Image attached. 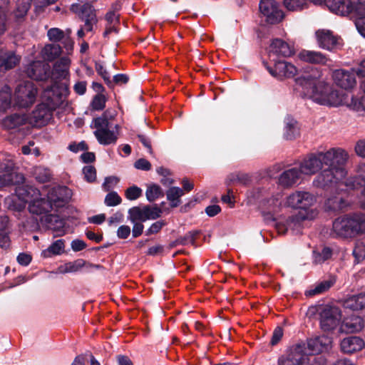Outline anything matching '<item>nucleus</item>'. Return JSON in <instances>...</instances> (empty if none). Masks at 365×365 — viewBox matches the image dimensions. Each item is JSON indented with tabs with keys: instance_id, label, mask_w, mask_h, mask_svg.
<instances>
[{
	"instance_id": "obj_26",
	"label": "nucleus",
	"mask_w": 365,
	"mask_h": 365,
	"mask_svg": "<svg viewBox=\"0 0 365 365\" xmlns=\"http://www.w3.org/2000/svg\"><path fill=\"white\" fill-rule=\"evenodd\" d=\"M44 222L46 227L55 232L56 236H63L65 235V222L58 215H48L44 217Z\"/></svg>"
},
{
	"instance_id": "obj_25",
	"label": "nucleus",
	"mask_w": 365,
	"mask_h": 365,
	"mask_svg": "<svg viewBox=\"0 0 365 365\" xmlns=\"http://www.w3.org/2000/svg\"><path fill=\"white\" fill-rule=\"evenodd\" d=\"M365 346L362 339L356 336H347L340 343L341 350L345 354H352L361 351Z\"/></svg>"
},
{
	"instance_id": "obj_10",
	"label": "nucleus",
	"mask_w": 365,
	"mask_h": 365,
	"mask_svg": "<svg viewBox=\"0 0 365 365\" xmlns=\"http://www.w3.org/2000/svg\"><path fill=\"white\" fill-rule=\"evenodd\" d=\"M70 64L71 60L68 57H63L55 63L53 71L50 74L52 85L45 88L44 97H47L51 101H53V98L50 94L51 93H57L56 92L57 88L56 82L58 80L66 78L68 76Z\"/></svg>"
},
{
	"instance_id": "obj_35",
	"label": "nucleus",
	"mask_w": 365,
	"mask_h": 365,
	"mask_svg": "<svg viewBox=\"0 0 365 365\" xmlns=\"http://www.w3.org/2000/svg\"><path fill=\"white\" fill-rule=\"evenodd\" d=\"M343 104L361 115H365V96H362L360 98L352 96L349 99L345 96Z\"/></svg>"
},
{
	"instance_id": "obj_12",
	"label": "nucleus",
	"mask_w": 365,
	"mask_h": 365,
	"mask_svg": "<svg viewBox=\"0 0 365 365\" xmlns=\"http://www.w3.org/2000/svg\"><path fill=\"white\" fill-rule=\"evenodd\" d=\"M320 326L324 331L334 330L339 324L341 312L339 308L333 306H325L320 312Z\"/></svg>"
},
{
	"instance_id": "obj_14",
	"label": "nucleus",
	"mask_w": 365,
	"mask_h": 365,
	"mask_svg": "<svg viewBox=\"0 0 365 365\" xmlns=\"http://www.w3.org/2000/svg\"><path fill=\"white\" fill-rule=\"evenodd\" d=\"M316 5H325L329 9L341 16H346L355 12V5L350 0H310Z\"/></svg>"
},
{
	"instance_id": "obj_5",
	"label": "nucleus",
	"mask_w": 365,
	"mask_h": 365,
	"mask_svg": "<svg viewBox=\"0 0 365 365\" xmlns=\"http://www.w3.org/2000/svg\"><path fill=\"white\" fill-rule=\"evenodd\" d=\"M332 233L342 238L365 234V214L346 215L336 218L333 222Z\"/></svg>"
},
{
	"instance_id": "obj_50",
	"label": "nucleus",
	"mask_w": 365,
	"mask_h": 365,
	"mask_svg": "<svg viewBox=\"0 0 365 365\" xmlns=\"http://www.w3.org/2000/svg\"><path fill=\"white\" fill-rule=\"evenodd\" d=\"M284 4L285 7L289 11L302 10L306 5L304 0H284Z\"/></svg>"
},
{
	"instance_id": "obj_29",
	"label": "nucleus",
	"mask_w": 365,
	"mask_h": 365,
	"mask_svg": "<svg viewBox=\"0 0 365 365\" xmlns=\"http://www.w3.org/2000/svg\"><path fill=\"white\" fill-rule=\"evenodd\" d=\"M19 57L10 51H0V71L13 68L19 62Z\"/></svg>"
},
{
	"instance_id": "obj_43",
	"label": "nucleus",
	"mask_w": 365,
	"mask_h": 365,
	"mask_svg": "<svg viewBox=\"0 0 365 365\" xmlns=\"http://www.w3.org/2000/svg\"><path fill=\"white\" fill-rule=\"evenodd\" d=\"M129 220L131 222L138 221L145 222L147 220L145 206L143 207H133L128 210Z\"/></svg>"
},
{
	"instance_id": "obj_54",
	"label": "nucleus",
	"mask_w": 365,
	"mask_h": 365,
	"mask_svg": "<svg viewBox=\"0 0 365 365\" xmlns=\"http://www.w3.org/2000/svg\"><path fill=\"white\" fill-rule=\"evenodd\" d=\"M353 255L357 262H360L365 258V245L358 242L356 243L353 250Z\"/></svg>"
},
{
	"instance_id": "obj_13",
	"label": "nucleus",
	"mask_w": 365,
	"mask_h": 365,
	"mask_svg": "<svg viewBox=\"0 0 365 365\" xmlns=\"http://www.w3.org/2000/svg\"><path fill=\"white\" fill-rule=\"evenodd\" d=\"M304 349L302 344L293 346L279 358L278 365H309V359Z\"/></svg>"
},
{
	"instance_id": "obj_52",
	"label": "nucleus",
	"mask_w": 365,
	"mask_h": 365,
	"mask_svg": "<svg viewBox=\"0 0 365 365\" xmlns=\"http://www.w3.org/2000/svg\"><path fill=\"white\" fill-rule=\"evenodd\" d=\"M146 217L148 220H155L160 217L162 214V210L157 205L154 206H145Z\"/></svg>"
},
{
	"instance_id": "obj_7",
	"label": "nucleus",
	"mask_w": 365,
	"mask_h": 365,
	"mask_svg": "<svg viewBox=\"0 0 365 365\" xmlns=\"http://www.w3.org/2000/svg\"><path fill=\"white\" fill-rule=\"evenodd\" d=\"M38 88L30 81H21L17 84L14 93V105L27 108L33 106L37 98Z\"/></svg>"
},
{
	"instance_id": "obj_17",
	"label": "nucleus",
	"mask_w": 365,
	"mask_h": 365,
	"mask_svg": "<svg viewBox=\"0 0 365 365\" xmlns=\"http://www.w3.org/2000/svg\"><path fill=\"white\" fill-rule=\"evenodd\" d=\"M71 197V190L64 186L51 189L47 195V200L51 210L63 207Z\"/></svg>"
},
{
	"instance_id": "obj_49",
	"label": "nucleus",
	"mask_w": 365,
	"mask_h": 365,
	"mask_svg": "<svg viewBox=\"0 0 365 365\" xmlns=\"http://www.w3.org/2000/svg\"><path fill=\"white\" fill-rule=\"evenodd\" d=\"M15 175V173L10 170L0 172V188L13 184Z\"/></svg>"
},
{
	"instance_id": "obj_40",
	"label": "nucleus",
	"mask_w": 365,
	"mask_h": 365,
	"mask_svg": "<svg viewBox=\"0 0 365 365\" xmlns=\"http://www.w3.org/2000/svg\"><path fill=\"white\" fill-rule=\"evenodd\" d=\"M335 282V279L333 278H329L328 279L324 280L319 284H316V286L308 291L306 292V294L307 296H314L316 294H319L327 291L331 287L334 285Z\"/></svg>"
},
{
	"instance_id": "obj_62",
	"label": "nucleus",
	"mask_w": 365,
	"mask_h": 365,
	"mask_svg": "<svg viewBox=\"0 0 365 365\" xmlns=\"http://www.w3.org/2000/svg\"><path fill=\"white\" fill-rule=\"evenodd\" d=\"M130 234V228L128 225H121L117 230V236L120 239H126Z\"/></svg>"
},
{
	"instance_id": "obj_31",
	"label": "nucleus",
	"mask_w": 365,
	"mask_h": 365,
	"mask_svg": "<svg viewBox=\"0 0 365 365\" xmlns=\"http://www.w3.org/2000/svg\"><path fill=\"white\" fill-rule=\"evenodd\" d=\"M270 51L287 57L294 53V48L287 42L281 39H275L270 45Z\"/></svg>"
},
{
	"instance_id": "obj_63",
	"label": "nucleus",
	"mask_w": 365,
	"mask_h": 365,
	"mask_svg": "<svg viewBox=\"0 0 365 365\" xmlns=\"http://www.w3.org/2000/svg\"><path fill=\"white\" fill-rule=\"evenodd\" d=\"M10 245L9 233L6 231L0 232V247L8 248Z\"/></svg>"
},
{
	"instance_id": "obj_6",
	"label": "nucleus",
	"mask_w": 365,
	"mask_h": 365,
	"mask_svg": "<svg viewBox=\"0 0 365 365\" xmlns=\"http://www.w3.org/2000/svg\"><path fill=\"white\" fill-rule=\"evenodd\" d=\"M16 192L24 203H29L30 212L40 215L51 210V205L47 199L38 197L39 190L33 187H18Z\"/></svg>"
},
{
	"instance_id": "obj_60",
	"label": "nucleus",
	"mask_w": 365,
	"mask_h": 365,
	"mask_svg": "<svg viewBox=\"0 0 365 365\" xmlns=\"http://www.w3.org/2000/svg\"><path fill=\"white\" fill-rule=\"evenodd\" d=\"M197 232H190L184 237L178 240V242L181 245L193 244Z\"/></svg>"
},
{
	"instance_id": "obj_4",
	"label": "nucleus",
	"mask_w": 365,
	"mask_h": 365,
	"mask_svg": "<svg viewBox=\"0 0 365 365\" xmlns=\"http://www.w3.org/2000/svg\"><path fill=\"white\" fill-rule=\"evenodd\" d=\"M349 159L348 153L341 148H332L326 152L312 153L300 163L299 170L302 175H312L322 170L325 165L346 163Z\"/></svg>"
},
{
	"instance_id": "obj_15",
	"label": "nucleus",
	"mask_w": 365,
	"mask_h": 365,
	"mask_svg": "<svg viewBox=\"0 0 365 365\" xmlns=\"http://www.w3.org/2000/svg\"><path fill=\"white\" fill-rule=\"evenodd\" d=\"M259 11L271 24L279 22L284 17L282 11L274 0H261Z\"/></svg>"
},
{
	"instance_id": "obj_21",
	"label": "nucleus",
	"mask_w": 365,
	"mask_h": 365,
	"mask_svg": "<svg viewBox=\"0 0 365 365\" xmlns=\"http://www.w3.org/2000/svg\"><path fill=\"white\" fill-rule=\"evenodd\" d=\"M356 71L354 70L346 71L338 69L333 72V79L334 83L344 89H351L356 84L355 75Z\"/></svg>"
},
{
	"instance_id": "obj_51",
	"label": "nucleus",
	"mask_w": 365,
	"mask_h": 365,
	"mask_svg": "<svg viewBox=\"0 0 365 365\" xmlns=\"http://www.w3.org/2000/svg\"><path fill=\"white\" fill-rule=\"evenodd\" d=\"M106 102V98L105 96L102 93H99L94 96L91 102V106L93 109L96 110H101L105 108Z\"/></svg>"
},
{
	"instance_id": "obj_46",
	"label": "nucleus",
	"mask_w": 365,
	"mask_h": 365,
	"mask_svg": "<svg viewBox=\"0 0 365 365\" xmlns=\"http://www.w3.org/2000/svg\"><path fill=\"white\" fill-rule=\"evenodd\" d=\"M227 181L229 184L245 185L250 181V178L243 173H233L227 176Z\"/></svg>"
},
{
	"instance_id": "obj_27",
	"label": "nucleus",
	"mask_w": 365,
	"mask_h": 365,
	"mask_svg": "<svg viewBox=\"0 0 365 365\" xmlns=\"http://www.w3.org/2000/svg\"><path fill=\"white\" fill-rule=\"evenodd\" d=\"M300 60L314 64H326L328 58L319 51L303 50L299 53Z\"/></svg>"
},
{
	"instance_id": "obj_32",
	"label": "nucleus",
	"mask_w": 365,
	"mask_h": 365,
	"mask_svg": "<svg viewBox=\"0 0 365 365\" xmlns=\"http://www.w3.org/2000/svg\"><path fill=\"white\" fill-rule=\"evenodd\" d=\"M62 52L58 44L48 43L41 51V56L44 61H53L58 58Z\"/></svg>"
},
{
	"instance_id": "obj_38",
	"label": "nucleus",
	"mask_w": 365,
	"mask_h": 365,
	"mask_svg": "<svg viewBox=\"0 0 365 365\" xmlns=\"http://www.w3.org/2000/svg\"><path fill=\"white\" fill-rule=\"evenodd\" d=\"M85 265V261L79 259L73 262H68L58 267V272L66 274L69 272H76Z\"/></svg>"
},
{
	"instance_id": "obj_42",
	"label": "nucleus",
	"mask_w": 365,
	"mask_h": 365,
	"mask_svg": "<svg viewBox=\"0 0 365 365\" xmlns=\"http://www.w3.org/2000/svg\"><path fill=\"white\" fill-rule=\"evenodd\" d=\"M183 195V190L178 187H170L166 192L167 199L170 202V205L173 207H175L180 205V198Z\"/></svg>"
},
{
	"instance_id": "obj_18",
	"label": "nucleus",
	"mask_w": 365,
	"mask_h": 365,
	"mask_svg": "<svg viewBox=\"0 0 365 365\" xmlns=\"http://www.w3.org/2000/svg\"><path fill=\"white\" fill-rule=\"evenodd\" d=\"M269 73L274 78L282 80L294 77L298 72L296 66L287 61H277L274 68L267 67Z\"/></svg>"
},
{
	"instance_id": "obj_19",
	"label": "nucleus",
	"mask_w": 365,
	"mask_h": 365,
	"mask_svg": "<svg viewBox=\"0 0 365 365\" xmlns=\"http://www.w3.org/2000/svg\"><path fill=\"white\" fill-rule=\"evenodd\" d=\"M332 341L330 337L326 335H322L315 338L309 339L307 341L306 350L305 344H303L304 352L308 356L309 354H317L324 351L328 350L331 345Z\"/></svg>"
},
{
	"instance_id": "obj_58",
	"label": "nucleus",
	"mask_w": 365,
	"mask_h": 365,
	"mask_svg": "<svg viewBox=\"0 0 365 365\" xmlns=\"http://www.w3.org/2000/svg\"><path fill=\"white\" fill-rule=\"evenodd\" d=\"M118 178L114 176L106 178L103 184V190L105 191H109L118 184Z\"/></svg>"
},
{
	"instance_id": "obj_9",
	"label": "nucleus",
	"mask_w": 365,
	"mask_h": 365,
	"mask_svg": "<svg viewBox=\"0 0 365 365\" xmlns=\"http://www.w3.org/2000/svg\"><path fill=\"white\" fill-rule=\"evenodd\" d=\"M92 125L96 129L94 135L100 144L107 145L116 143L118 133L110 130V123L105 115L94 118Z\"/></svg>"
},
{
	"instance_id": "obj_3",
	"label": "nucleus",
	"mask_w": 365,
	"mask_h": 365,
	"mask_svg": "<svg viewBox=\"0 0 365 365\" xmlns=\"http://www.w3.org/2000/svg\"><path fill=\"white\" fill-rule=\"evenodd\" d=\"M296 83L313 101L328 107H339L344 101L345 93L335 89L331 85L320 81L315 83L310 75H302L296 78Z\"/></svg>"
},
{
	"instance_id": "obj_56",
	"label": "nucleus",
	"mask_w": 365,
	"mask_h": 365,
	"mask_svg": "<svg viewBox=\"0 0 365 365\" xmlns=\"http://www.w3.org/2000/svg\"><path fill=\"white\" fill-rule=\"evenodd\" d=\"M125 197L130 200H135L142 195V190L137 186L128 187L125 192Z\"/></svg>"
},
{
	"instance_id": "obj_47",
	"label": "nucleus",
	"mask_w": 365,
	"mask_h": 365,
	"mask_svg": "<svg viewBox=\"0 0 365 365\" xmlns=\"http://www.w3.org/2000/svg\"><path fill=\"white\" fill-rule=\"evenodd\" d=\"M145 195L147 200L149 202H153L158 197L163 196V192L159 185H152L148 187Z\"/></svg>"
},
{
	"instance_id": "obj_30",
	"label": "nucleus",
	"mask_w": 365,
	"mask_h": 365,
	"mask_svg": "<svg viewBox=\"0 0 365 365\" xmlns=\"http://www.w3.org/2000/svg\"><path fill=\"white\" fill-rule=\"evenodd\" d=\"M355 25L359 32L365 38V2L357 1L355 5Z\"/></svg>"
},
{
	"instance_id": "obj_28",
	"label": "nucleus",
	"mask_w": 365,
	"mask_h": 365,
	"mask_svg": "<svg viewBox=\"0 0 365 365\" xmlns=\"http://www.w3.org/2000/svg\"><path fill=\"white\" fill-rule=\"evenodd\" d=\"M363 327L364 322L362 318L353 315L344 319L341 326V330L346 333H354L361 331Z\"/></svg>"
},
{
	"instance_id": "obj_57",
	"label": "nucleus",
	"mask_w": 365,
	"mask_h": 365,
	"mask_svg": "<svg viewBox=\"0 0 365 365\" xmlns=\"http://www.w3.org/2000/svg\"><path fill=\"white\" fill-rule=\"evenodd\" d=\"M165 225L164 220L157 221L151 225V226L146 231V235H151L156 234Z\"/></svg>"
},
{
	"instance_id": "obj_44",
	"label": "nucleus",
	"mask_w": 365,
	"mask_h": 365,
	"mask_svg": "<svg viewBox=\"0 0 365 365\" xmlns=\"http://www.w3.org/2000/svg\"><path fill=\"white\" fill-rule=\"evenodd\" d=\"M32 0H17L16 1V9L14 11V16L16 20H19L27 14Z\"/></svg>"
},
{
	"instance_id": "obj_45",
	"label": "nucleus",
	"mask_w": 365,
	"mask_h": 365,
	"mask_svg": "<svg viewBox=\"0 0 365 365\" xmlns=\"http://www.w3.org/2000/svg\"><path fill=\"white\" fill-rule=\"evenodd\" d=\"M34 175L35 178L41 182H48L51 178V170L48 168L41 166L36 167L34 168Z\"/></svg>"
},
{
	"instance_id": "obj_53",
	"label": "nucleus",
	"mask_w": 365,
	"mask_h": 365,
	"mask_svg": "<svg viewBox=\"0 0 365 365\" xmlns=\"http://www.w3.org/2000/svg\"><path fill=\"white\" fill-rule=\"evenodd\" d=\"M122 199L116 192H110L105 197V204L109 207L116 206L121 203Z\"/></svg>"
},
{
	"instance_id": "obj_1",
	"label": "nucleus",
	"mask_w": 365,
	"mask_h": 365,
	"mask_svg": "<svg viewBox=\"0 0 365 365\" xmlns=\"http://www.w3.org/2000/svg\"><path fill=\"white\" fill-rule=\"evenodd\" d=\"M317 196L305 190H296L289 195L284 200V207L299 209L297 213L289 217L284 222H279L276 228L279 234H285L290 230L293 234L300 233L304 227L305 222L314 220L319 215L314 207Z\"/></svg>"
},
{
	"instance_id": "obj_33",
	"label": "nucleus",
	"mask_w": 365,
	"mask_h": 365,
	"mask_svg": "<svg viewBox=\"0 0 365 365\" xmlns=\"http://www.w3.org/2000/svg\"><path fill=\"white\" fill-rule=\"evenodd\" d=\"M65 252V241L57 240L54 241L47 249L41 252L44 258H50L56 255H61Z\"/></svg>"
},
{
	"instance_id": "obj_41",
	"label": "nucleus",
	"mask_w": 365,
	"mask_h": 365,
	"mask_svg": "<svg viewBox=\"0 0 365 365\" xmlns=\"http://www.w3.org/2000/svg\"><path fill=\"white\" fill-rule=\"evenodd\" d=\"M348 205L349 202L340 196L329 197L326 202L327 208L334 211L343 210Z\"/></svg>"
},
{
	"instance_id": "obj_23",
	"label": "nucleus",
	"mask_w": 365,
	"mask_h": 365,
	"mask_svg": "<svg viewBox=\"0 0 365 365\" xmlns=\"http://www.w3.org/2000/svg\"><path fill=\"white\" fill-rule=\"evenodd\" d=\"M71 33V29L63 31L58 28H51L48 31L47 36L52 42L61 41L64 47L69 50L73 47V41L70 37Z\"/></svg>"
},
{
	"instance_id": "obj_59",
	"label": "nucleus",
	"mask_w": 365,
	"mask_h": 365,
	"mask_svg": "<svg viewBox=\"0 0 365 365\" xmlns=\"http://www.w3.org/2000/svg\"><path fill=\"white\" fill-rule=\"evenodd\" d=\"M354 150L358 156L365 158V138L356 141Z\"/></svg>"
},
{
	"instance_id": "obj_8",
	"label": "nucleus",
	"mask_w": 365,
	"mask_h": 365,
	"mask_svg": "<svg viewBox=\"0 0 365 365\" xmlns=\"http://www.w3.org/2000/svg\"><path fill=\"white\" fill-rule=\"evenodd\" d=\"M53 98V101H51L46 97L51 105L46 106L45 104L38 105L36 109L32 112L30 116H28V123L31 125L36 126H42L46 124L52 117V109L55 108V106L59 101L58 93H51L50 94Z\"/></svg>"
},
{
	"instance_id": "obj_2",
	"label": "nucleus",
	"mask_w": 365,
	"mask_h": 365,
	"mask_svg": "<svg viewBox=\"0 0 365 365\" xmlns=\"http://www.w3.org/2000/svg\"><path fill=\"white\" fill-rule=\"evenodd\" d=\"M346 163L325 165L327 168L322 169L313 181L314 186L324 189L335 188L336 191L344 190V187L355 190L365 187V163L359 165L357 176L345 179L347 172L344 168Z\"/></svg>"
},
{
	"instance_id": "obj_36",
	"label": "nucleus",
	"mask_w": 365,
	"mask_h": 365,
	"mask_svg": "<svg viewBox=\"0 0 365 365\" xmlns=\"http://www.w3.org/2000/svg\"><path fill=\"white\" fill-rule=\"evenodd\" d=\"M284 138L287 140H293L299 135V128L297 122L292 118H287L284 122Z\"/></svg>"
},
{
	"instance_id": "obj_22",
	"label": "nucleus",
	"mask_w": 365,
	"mask_h": 365,
	"mask_svg": "<svg viewBox=\"0 0 365 365\" xmlns=\"http://www.w3.org/2000/svg\"><path fill=\"white\" fill-rule=\"evenodd\" d=\"M315 35L319 46L324 49L331 51L339 45V38L329 30L319 29Z\"/></svg>"
},
{
	"instance_id": "obj_39",
	"label": "nucleus",
	"mask_w": 365,
	"mask_h": 365,
	"mask_svg": "<svg viewBox=\"0 0 365 365\" xmlns=\"http://www.w3.org/2000/svg\"><path fill=\"white\" fill-rule=\"evenodd\" d=\"M12 104V96L11 88L4 86L0 91V110L5 111Z\"/></svg>"
},
{
	"instance_id": "obj_34",
	"label": "nucleus",
	"mask_w": 365,
	"mask_h": 365,
	"mask_svg": "<svg viewBox=\"0 0 365 365\" xmlns=\"http://www.w3.org/2000/svg\"><path fill=\"white\" fill-rule=\"evenodd\" d=\"M28 122V116L24 114H13L4 120V126L7 129L16 128Z\"/></svg>"
},
{
	"instance_id": "obj_11",
	"label": "nucleus",
	"mask_w": 365,
	"mask_h": 365,
	"mask_svg": "<svg viewBox=\"0 0 365 365\" xmlns=\"http://www.w3.org/2000/svg\"><path fill=\"white\" fill-rule=\"evenodd\" d=\"M78 4H72L71 9L81 15V18L85 21V29L87 31H92L93 26L97 23L95 10L91 4L93 0H78Z\"/></svg>"
},
{
	"instance_id": "obj_37",
	"label": "nucleus",
	"mask_w": 365,
	"mask_h": 365,
	"mask_svg": "<svg viewBox=\"0 0 365 365\" xmlns=\"http://www.w3.org/2000/svg\"><path fill=\"white\" fill-rule=\"evenodd\" d=\"M344 306L352 310H361L365 307V294H359L353 295L347 298L344 302Z\"/></svg>"
},
{
	"instance_id": "obj_16",
	"label": "nucleus",
	"mask_w": 365,
	"mask_h": 365,
	"mask_svg": "<svg viewBox=\"0 0 365 365\" xmlns=\"http://www.w3.org/2000/svg\"><path fill=\"white\" fill-rule=\"evenodd\" d=\"M282 207H284V202H282V194L280 192L264 199L260 203L262 214L272 219L281 211Z\"/></svg>"
},
{
	"instance_id": "obj_20",
	"label": "nucleus",
	"mask_w": 365,
	"mask_h": 365,
	"mask_svg": "<svg viewBox=\"0 0 365 365\" xmlns=\"http://www.w3.org/2000/svg\"><path fill=\"white\" fill-rule=\"evenodd\" d=\"M50 66L43 61H37L31 63L26 68V75L36 81H46L50 78Z\"/></svg>"
},
{
	"instance_id": "obj_48",
	"label": "nucleus",
	"mask_w": 365,
	"mask_h": 365,
	"mask_svg": "<svg viewBox=\"0 0 365 365\" xmlns=\"http://www.w3.org/2000/svg\"><path fill=\"white\" fill-rule=\"evenodd\" d=\"M331 250L329 247H324L319 252H314V262L316 264H320L329 259L331 257Z\"/></svg>"
},
{
	"instance_id": "obj_24",
	"label": "nucleus",
	"mask_w": 365,
	"mask_h": 365,
	"mask_svg": "<svg viewBox=\"0 0 365 365\" xmlns=\"http://www.w3.org/2000/svg\"><path fill=\"white\" fill-rule=\"evenodd\" d=\"M302 173L297 168H292L280 174L278 183L285 188H289L297 184L302 178Z\"/></svg>"
},
{
	"instance_id": "obj_64",
	"label": "nucleus",
	"mask_w": 365,
	"mask_h": 365,
	"mask_svg": "<svg viewBox=\"0 0 365 365\" xmlns=\"http://www.w3.org/2000/svg\"><path fill=\"white\" fill-rule=\"evenodd\" d=\"M119 15L115 11H109L106 16V19L109 24H117Z\"/></svg>"
},
{
	"instance_id": "obj_61",
	"label": "nucleus",
	"mask_w": 365,
	"mask_h": 365,
	"mask_svg": "<svg viewBox=\"0 0 365 365\" xmlns=\"http://www.w3.org/2000/svg\"><path fill=\"white\" fill-rule=\"evenodd\" d=\"M135 168L142 170H149L151 168V164L147 160L140 158L135 163Z\"/></svg>"
},
{
	"instance_id": "obj_55",
	"label": "nucleus",
	"mask_w": 365,
	"mask_h": 365,
	"mask_svg": "<svg viewBox=\"0 0 365 365\" xmlns=\"http://www.w3.org/2000/svg\"><path fill=\"white\" fill-rule=\"evenodd\" d=\"M84 178L88 182H93L96 179V170L92 165H86L83 169Z\"/></svg>"
}]
</instances>
